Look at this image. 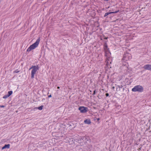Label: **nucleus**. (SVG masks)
I'll return each instance as SVG.
<instances>
[{
    "label": "nucleus",
    "instance_id": "f257e3e1",
    "mask_svg": "<svg viewBox=\"0 0 151 151\" xmlns=\"http://www.w3.org/2000/svg\"><path fill=\"white\" fill-rule=\"evenodd\" d=\"M104 50L105 52V55L106 57V68H109L110 67V64L111 63V62L110 61V59H111V53L110 52L109 49L108 47V46L106 43L104 45Z\"/></svg>",
    "mask_w": 151,
    "mask_h": 151
},
{
    "label": "nucleus",
    "instance_id": "f03ea898",
    "mask_svg": "<svg viewBox=\"0 0 151 151\" xmlns=\"http://www.w3.org/2000/svg\"><path fill=\"white\" fill-rule=\"evenodd\" d=\"M40 41V38H39L35 42L30 46L27 49V52H30L31 50L35 49L37 47Z\"/></svg>",
    "mask_w": 151,
    "mask_h": 151
},
{
    "label": "nucleus",
    "instance_id": "7ed1b4c3",
    "mask_svg": "<svg viewBox=\"0 0 151 151\" xmlns=\"http://www.w3.org/2000/svg\"><path fill=\"white\" fill-rule=\"evenodd\" d=\"M32 69L31 73V78H34V75L36 73L37 71L39 69V68L38 65L35 66H32L30 68H29V70Z\"/></svg>",
    "mask_w": 151,
    "mask_h": 151
},
{
    "label": "nucleus",
    "instance_id": "20e7f679",
    "mask_svg": "<svg viewBox=\"0 0 151 151\" xmlns=\"http://www.w3.org/2000/svg\"><path fill=\"white\" fill-rule=\"evenodd\" d=\"M132 91L134 92L142 93L144 91V88L140 85H137L135 86L132 89Z\"/></svg>",
    "mask_w": 151,
    "mask_h": 151
},
{
    "label": "nucleus",
    "instance_id": "39448f33",
    "mask_svg": "<svg viewBox=\"0 0 151 151\" xmlns=\"http://www.w3.org/2000/svg\"><path fill=\"white\" fill-rule=\"evenodd\" d=\"M132 56L131 54L127 52H125L123 56V58L122 60L123 62H125L131 59Z\"/></svg>",
    "mask_w": 151,
    "mask_h": 151
},
{
    "label": "nucleus",
    "instance_id": "423d86ee",
    "mask_svg": "<svg viewBox=\"0 0 151 151\" xmlns=\"http://www.w3.org/2000/svg\"><path fill=\"white\" fill-rule=\"evenodd\" d=\"M78 109L81 113H85L87 112L88 110L87 107L83 106H80Z\"/></svg>",
    "mask_w": 151,
    "mask_h": 151
},
{
    "label": "nucleus",
    "instance_id": "0eeeda50",
    "mask_svg": "<svg viewBox=\"0 0 151 151\" xmlns=\"http://www.w3.org/2000/svg\"><path fill=\"white\" fill-rule=\"evenodd\" d=\"M79 140H78V142L79 143L83 142L84 143H86V138L85 136L80 137H79Z\"/></svg>",
    "mask_w": 151,
    "mask_h": 151
},
{
    "label": "nucleus",
    "instance_id": "6e6552de",
    "mask_svg": "<svg viewBox=\"0 0 151 151\" xmlns=\"http://www.w3.org/2000/svg\"><path fill=\"white\" fill-rule=\"evenodd\" d=\"M143 68L145 70H149L151 71V65L146 64L143 67Z\"/></svg>",
    "mask_w": 151,
    "mask_h": 151
},
{
    "label": "nucleus",
    "instance_id": "1a4fd4ad",
    "mask_svg": "<svg viewBox=\"0 0 151 151\" xmlns=\"http://www.w3.org/2000/svg\"><path fill=\"white\" fill-rule=\"evenodd\" d=\"M119 11V10H118L117 11H116L113 12H108L105 13L104 15V17H106L107 15H109V14H114V13H118Z\"/></svg>",
    "mask_w": 151,
    "mask_h": 151
},
{
    "label": "nucleus",
    "instance_id": "9d476101",
    "mask_svg": "<svg viewBox=\"0 0 151 151\" xmlns=\"http://www.w3.org/2000/svg\"><path fill=\"white\" fill-rule=\"evenodd\" d=\"M84 122L85 124H90L91 123L90 120L88 119H86L84 120Z\"/></svg>",
    "mask_w": 151,
    "mask_h": 151
},
{
    "label": "nucleus",
    "instance_id": "9b49d317",
    "mask_svg": "<svg viewBox=\"0 0 151 151\" xmlns=\"http://www.w3.org/2000/svg\"><path fill=\"white\" fill-rule=\"evenodd\" d=\"M10 145L9 144H7V145H5L4 146L2 147V149H4L5 148H7L9 149L10 147Z\"/></svg>",
    "mask_w": 151,
    "mask_h": 151
},
{
    "label": "nucleus",
    "instance_id": "f8f14e48",
    "mask_svg": "<svg viewBox=\"0 0 151 151\" xmlns=\"http://www.w3.org/2000/svg\"><path fill=\"white\" fill-rule=\"evenodd\" d=\"M13 93V92L12 91H10L8 92V94H7L9 96L10 95H11Z\"/></svg>",
    "mask_w": 151,
    "mask_h": 151
},
{
    "label": "nucleus",
    "instance_id": "ddd939ff",
    "mask_svg": "<svg viewBox=\"0 0 151 151\" xmlns=\"http://www.w3.org/2000/svg\"><path fill=\"white\" fill-rule=\"evenodd\" d=\"M9 97V96L8 95V94H6L3 97V98L4 99H6Z\"/></svg>",
    "mask_w": 151,
    "mask_h": 151
},
{
    "label": "nucleus",
    "instance_id": "4468645a",
    "mask_svg": "<svg viewBox=\"0 0 151 151\" xmlns=\"http://www.w3.org/2000/svg\"><path fill=\"white\" fill-rule=\"evenodd\" d=\"M43 106V105H42L38 108V109L39 110H42V109Z\"/></svg>",
    "mask_w": 151,
    "mask_h": 151
},
{
    "label": "nucleus",
    "instance_id": "2eb2a0df",
    "mask_svg": "<svg viewBox=\"0 0 151 151\" xmlns=\"http://www.w3.org/2000/svg\"><path fill=\"white\" fill-rule=\"evenodd\" d=\"M117 87H118L121 90V88H122V87H123V86L122 85L119 86L118 85L117 86Z\"/></svg>",
    "mask_w": 151,
    "mask_h": 151
},
{
    "label": "nucleus",
    "instance_id": "dca6fc26",
    "mask_svg": "<svg viewBox=\"0 0 151 151\" xmlns=\"http://www.w3.org/2000/svg\"><path fill=\"white\" fill-rule=\"evenodd\" d=\"M120 90V89H119L118 87H117L116 88V91H119Z\"/></svg>",
    "mask_w": 151,
    "mask_h": 151
},
{
    "label": "nucleus",
    "instance_id": "f3484780",
    "mask_svg": "<svg viewBox=\"0 0 151 151\" xmlns=\"http://www.w3.org/2000/svg\"><path fill=\"white\" fill-rule=\"evenodd\" d=\"M105 95L106 97H108L109 96V94L108 93H106L105 94Z\"/></svg>",
    "mask_w": 151,
    "mask_h": 151
},
{
    "label": "nucleus",
    "instance_id": "a211bd4d",
    "mask_svg": "<svg viewBox=\"0 0 151 151\" xmlns=\"http://www.w3.org/2000/svg\"><path fill=\"white\" fill-rule=\"evenodd\" d=\"M96 93V90H95L93 92V95H94Z\"/></svg>",
    "mask_w": 151,
    "mask_h": 151
},
{
    "label": "nucleus",
    "instance_id": "6ab92c4d",
    "mask_svg": "<svg viewBox=\"0 0 151 151\" xmlns=\"http://www.w3.org/2000/svg\"><path fill=\"white\" fill-rule=\"evenodd\" d=\"M5 107V106L4 105H0V107L1 108H4Z\"/></svg>",
    "mask_w": 151,
    "mask_h": 151
},
{
    "label": "nucleus",
    "instance_id": "aec40b11",
    "mask_svg": "<svg viewBox=\"0 0 151 151\" xmlns=\"http://www.w3.org/2000/svg\"><path fill=\"white\" fill-rule=\"evenodd\" d=\"M52 97V96H51V94H50V95H49L48 96V98H50V97Z\"/></svg>",
    "mask_w": 151,
    "mask_h": 151
},
{
    "label": "nucleus",
    "instance_id": "412c9836",
    "mask_svg": "<svg viewBox=\"0 0 151 151\" xmlns=\"http://www.w3.org/2000/svg\"><path fill=\"white\" fill-rule=\"evenodd\" d=\"M19 72V71H15L16 73H18Z\"/></svg>",
    "mask_w": 151,
    "mask_h": 151
},
{
    "label": "nucleus",
    "instance_id": "4be33fe9",
    "mask_svg": "<svg viewBox=\"0 0 151 151\" xmlns=\"http://www.w3.org/2000/svg\"><path fill=\"white\" fill-rule=\"evenodd\" d=\"M99 118H98V120H99Z\"/></svg>",
    "mask_w": 151,
    "mask_h": 151
},
{
    "label": "nucleus",
    "instance_id": "5701e85b",
    "mask_svg": "<svg viewBox=\"0 0 151 151\" xmlns=\"http://www.w3.org/2000/svg\"><path fill=\"white\" fill-rule=\"evenodd\" d=\"M113 88H114V87H113Z\"/></svg>",
    "mask_w": 151,
    "mask_h": 151
},
{
    "label": "nucleus",
    "instance_id": "b1692460",
    "mask_svg": "<svg viewBox=\"0 0 151 151\" xmlns=\"http://www.w3.org/2000/svg\"><path fill=\"white\" fill-rule=\"evenodd\" d=\"M58 88H59V87H58Z\"/></svg>",
    "mask_w": 151,
    "mask_h": 151
}]
</instances>
